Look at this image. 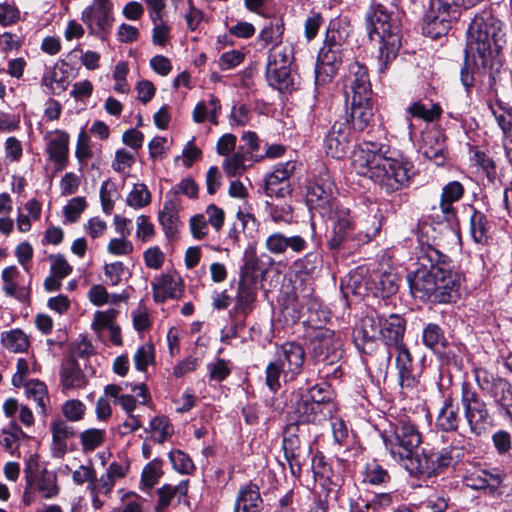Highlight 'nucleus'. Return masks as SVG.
Masks as SVG:
<instances>
[{
    "instance_id": "59",
    "label": "nucleus",
    "mask_w": 512,
    "mask_h": 512,
    "mask_svg": "<svg viewBox=\"0 0 512 512\" xmlns=\"http://www.w3.org/2000/svg\"><path fill=\"white\" fill-rule=\"evenodd\" d=\"M246 154L242 151L234 153L232 156L227 157L223 162V170L228 177H235L241 175L245 167Z\"/></svg>"
},
{
    "instance_id": "54",
    "label": "nucleus",
    "mask_w": 512,
    "mask_h": 512,
    "mask_svg": "<svg viewBox=\"0 0 512 512\" xmlns=\"http://www.w3.org/2000/svg\"><path fill=\"white\" fill-rule=\"evenodd\" d=\"M152 195L144 183H136L126 197V204L134 209H141L151 203Z\"/></svg>"
},
{
    "instance_id": "19",
    "label": "nucleus",
    "mask_w": 512,
    "mask_h": 512,
    "mask_svg": "<svg viewBox=\"0 0 512 512\" xmlns=\"http://www.w3.org/2000/svg\"><path fill=\"white\" fill-rule=\"evenodd\" d=\"M497 412L503 418L512 422V384L504 378H494L487 388Z\"/></svg>"
},
{
    "instance_id": "44",
    "label": "nucleus",
    "mask_w": 512,
    "mask_h": 512,
    "mask_svg": "<svg viewBox=\"0 0 512 512\" xmlns=\"http://www.w3.org/2000/svg\"><path fill=\"white\" fill-rule=\"evenodd\" d=\"M260 263L261 261L257 256L256 247L249 245L244 251L240 279L257 282L258 272H261Z\"/></svg>"
},
{
    "instance_id": "2",
    "label": "nucleus",
    "mask_w": 512,
    "mask_h": 512,
    "mask_svg": "<svg viewBox=\"0 0 512 512\" xmlns=\"http://www.w3.org/2000/svg\"><path fill=\"white\" fill-rule=\"evenodd\" d=\"M353 169L367 177L386 193L396 192L410 180L412 165L390 155L389 146L372 141H363L353 154Z\"/></svg>"
},
{
    "instance_id": "26",
    "label": "nucleus",
    "mask_w": 512,
    "mask_h": 512,
    "mask_svg": "<svg viewBox=\"0 0 512 512\" xmlns=\"http://www.w3.org/2000/svg\"><path fill=\"white\" fill-rule=\"evenodd\" d=\"M333 411V409L327 406L300 397L297 398L294 406V413L297 416V421L300 423L320 422L326 419V417L331 416Z\"/></svg>"
},
{
    "instance_id": "1",
    "label": "nucleus",
    "mask_w": 512,
    "mask_h": 512,
    "mask_svg": "<svg viewBox=\"0 0 512 512\" xmlns=\"http://www.w3.org/2000/svg\"><path fill=\"white\" fill-rule=\"evenodd\" d=\"M505 42L503 24L490 10L475 15L468 28L465 65L460 73L466 89L473 86L476 76H487L488 85L493 86L503 64L500 53Z\"/></svg>"
},
{
    "instance_id": "29",
    "label": "nucleus",
    "mask_w": 512,
    "mask_h": 512,
    "mask_svg": "<svg viewBox=\"0 0 512 512\" xmlns=\"http://www.w3.org/2000/svg\"><path fill=\"white\" fill-rule=\"evenodd\" d=\"M256 283L240 279L236 295V303L230 311V316L241 315L245 318L252 310L256 300Z\"/></svg>"
},
{
    "instance_id": "6",
    "label": "nucleus",
    "mask_w": 512,
    "mask_h": 512,
    "mask_svg": "<svg viewBox=\"0 0 512 512\" xmlns=\"http://www.w3.org/2000/svg\"><path fill=\"white\" fill-rule=\"evenodd\" d=\"M335 193L336 187L331 175L321 164L307 186L306 203L310 210L318 212L322 217H331L334 210L339 208Z\"/></svg>"
},
{
    "instance_id": "62",
    "label": "nucleus",
    "mask_w": 512,
    "mask_h": 512,
    "mask_svg": "<svg viewBox=\"0 0 512 512\" xmlns=\"http://www.w3.org/2000/svg\"><path fill=\"white\" fill-rule=\"evenodd\" d=\"M150 430L155 441L162 443L172 434V428L166 417H155L150 422Z\"/></svg>"
},
{
    "instance_id": "57",
    "label": "nucleus",
    "mask_w": 512,
    "mask_h": 512,
    "mask_svg": "<svg viewBox=\"0 0 512 512\" xmlns=\"http://www.w3.org/2000/svg\"><path fill=\"white\" fill-rule=\"evenodd\" d=\"M284 32V26L282 21L277 20L275 23L271 22L265 26L259 35L260 40L265 44L280 45Z\"/></svg>"
},
{
    "instance_id": "13",
    "label": "nucleus",
    "mask_w": 512,
    "mask_h": 512,
    "mask_svg": "<svg viewBox=\"0 0 512 512\" xmlns=\"http://www.w3.org/2000/svg\"><path fill=\"white\" fill-rule=\"evenodd\" d=\"M344 93L346 102L350 99L357 101L371 98V85L368 78L367 68L359 62L350 64L348 74L344 80Z\"/></svg>"
},
{
    "instance_id": "5",
    "label": "nucleus",
    "mask_w": 512,
    "mask_h": 512,
    "mask_svg": "<svg viewBox=\"0 0 512 512\" xmlns=\"http://www.w3.org/2000/svg\"><path fill=\"white\" fill-rule=\"evenodd\" d=\"M371 213L373 218L371 227L356 231L348 209L339 207L334 210L330 217L333 223L331 235L328 239L329 248L332 250H352L375 238L381 230L383 217L379 207H373Z\"/></svg>"
},
{
    "instance_id": "4",
    "label": "nucleus",
    "mask_w": 512,
    "mask_h": 512,
    "mask_svg": "<svg viewBox=\"0 0 512 512\" xmlns=\"http://www.w3.org/2000/svg\"><path fill=\"white\" fill-rule=\"evenodd\" d=\"M366 28L372 41L379 46V72L384 73L396 59L401 47L402 24L398 14L389 12L383 5L373 6L366 16Z\"/></svg>"
},
{
    "instance_id": "61",
    "label": "nucleus",
    "mask_w": 512,
    "mask_h": 512,
    "mask_svg": "<svg viewBox=\"0 0 512 512\" xmlns=\"http://www.w3.org/2000/svg\"><path fill=\"white\" fill-rule=\"evenodd\" d=\"M284 372L283 363L281 361L275 360L271 361L265 370L266 374V385L272 391L276 392L280 389V377Z\"/></svg>"
},
{
    "instance_id": "7",
    "label": "nucleus",
    "mask_w": 512,
    "mask_h": 512,
    "mask_svg": "<svg viewBox=\"0 0 512 512\" xmlns=\"http://www.w3.org/2000/svg\"><path fill=\"white\" fill-rule=\"evenodd\" d=\"M24 475L27 484L26 490L38 492L43 498L50 499L58 495L57 476L54 472L48 471L46 464L40 460L37 454H31L25 461ZM27 491L24 493V501Z\"/></svg>"
},
{
    "instance_id": "18",
    "label": "nucleus",
    "mask_w": 512,
    "mask_h": 512,
    "mask_svg": "<svg viewBox=\"0 0 512 512\" xmlns=\"http://www.w3.org/2000/svg\"><path fill=\"white\" fill-rule=\"evenodd\" d=\"M421 154L429 161L441 166L445 163L447 146L444 132L438 128H431L422 136L420 146Z\"/></svg>"
},
{
    "instance_id": "34",
    "label": "nucleus",
    "mask_w": 512,
    "mask_h": 512,
    "mask_svg": "<svg viewBox=\"0 0 512 512\" xmlns=\"http://www.w3.org/2000/svg\"><path fill=\"white\" fill-rule=\"evenodd\" d=\"M465 189L458 181H451L447 183L441 193L440 209L447 220L455 217L456 210L453 203L459 201L464 195Z\"/></svg>"
},
{
    "instance_id": "8",
    "label": "nucleus",
    "mask_w": 512,
    "mask_h": 512,
    "mask_svg": "<svg viewBox=\"0 0 512 512\" xmlns=\"http://www.w3.org/2000/svg\"><path fill=\"white\" fill-rule=\"evenodd\" d=\"M482 0H432L430 12L427 16L428 33L435 31L434 37L447 33L451 22L456 20L460 13V8L469 9L474 7Z\"/></svg>"
},
{
    "instance_id": "56",
    "label": "nucleus",
    "mask_w": 512,
    "mask_h": 512,
    "mask_svg": "<svg viewBox=\"0 0 512 512\" xmlns=\"http://www.w3.org/2000/svg\"><path fill=\"white\" fill-rule=\"evenodd\" d=\"M26 387L28 396L37 403L41 413L46 414L47 406L50 404L46 385L41 381L34 380L27 383Z\"/></svg>"
},
{
    "instance_id": "46",
    "label": "nucleus",
    "mask_w": 512,
    "mask_h": 512,
    "mask_svg": "<svg viewBox=\"0 0 512 512\" xmlns=\"http://www.w3.org/2000/svg\"><path fill=\"white\" fill-rule=\"evenodd\" d=\"M491 224L486 215L474 210L470 217V233L476 243H487L490 237Z\"/></svg>"
},
{
    "instance_id": "38",
    "label": "nucleus",
    "mask_w": 512,
    "mask_h": 512,
    "mask_svg": "<svg viewBox=\"0 0 512 512\" xmlns=\"http://www.w3.org/2000/svg\"><path fill=\"white\" fill-rule=\"evenodd\" d=\"M348 103H350V120L353 129L358 131L364 130L373 117L371 98L368 100L361 99L360 101L350 99Z\"/></svg>"
},
{
    "instance_id": "52",
    "label": "nucleus",
    "mask_w": 512,
    "mask_h": 512,
    "mask_svg": "<svg viewBox=\"0 0 512 512\" xmlns=\"http://www.w3.org/2000/svg\"><path fill=\"white\" fill-rule=\"evenodd\" d=\"M25 437H27V435L16 424V422L11 421L9 427L3 429L2 431L0 436V445L6 451L13 453L16 449H18L20 440Z\"/></svg>"
},
{
    "instance_id": "31",
    "label": "nucleus",
    "mask_w": 512,
    "mask_h": 512,
    "mask_svg": "<svg viewBox=\"0 0 512 512\" xmlns=\"http://www.w3.org/2000/svg\"><path fill=\"white\" fill-rule=\"evenodd\" d=\"M396 350V367L398 369L400 385L403 388H412L418 382L414 373L412 355L405 345L398 346Z\"/></svg>"
},
{
    "instance_id": "53",
    "label": "nucleus",
    "mask_w": 512,
    "mask_h": 512,
    "mask_svg": "<svg viewBox=\"0 0 512 512\" xmlns=\"http://www.w3.org/2000/svg\"><path fill=\"white\" fill-rule=\"evenodd\" d=\"M322 267V256L314 251L307 253L303 258L294 262V268L297 273L313 276L319 272Z\"/></svg>"
},
{
    "instance_id": "24",
    "label": "nucleus",
    "mask_w": 512,
    "mask_h": 512,
    "mask_svg": "<svg viewBox=\"0 0 512 512\" xmlns=\"http://www.w3.org/2000/svg\"><path fill=\"white\" fill-rule=\"evenodd\" d=\"M434 303H452L460 298V277L441 268Z\"/></svg>"
},
{
    "instance_id": "30",
    "label": "nucleus",
    "mask_w": 512,
    "mask_h": 512,
    "mask_svg": "<svg viewBox=\"0 0 512 512\" xmlns=\"http://www.w3.org/2000/svg\"><path fill=\"white\" fill-rule=\"evenodd\" d=\"M52 445L51 453L54 458H62L67 452V440L74 437L75 429L64 420L51 423Z\"/></svg>"
},
{
    "instance_id": "16",
    "label": "nucleus",
    "mask_w": 512,
    "mask_h": 512,
    "mask_svg": "<svg viewBox=\"0 0 512 512\" xmlns=\"http://www.w3.org/2000/svg\"><path fill=\"white\" fill-rule=\"evenodd\" d=\"M295 162L277 164L266 177V194L270 197H285L291 192L290 177L295 171Z\"/></svg>"
},
{
    "instance_id": "32",
    "label": "nucleus",
    "mask_w": 512,
    "mask_h": 512,
    "mask_svg": "<svg viewBox=\"0 0 512 512\" xmlns=\"http://www.w3.org/2000/svg\"><path fill=\"white\" fill-rule=\"evenodd\" d=\"M152 288L153 298L158 303L169 298H178L182 293L180 278L170 274H163L152 283Z\"/></svg>"
},
{
    "instance_id": "64",
    "label": "nucleus",
    "mask_w": 512,
    "mask_h": 512,
    "mask_svg": "<svg viewBox=\"0 0 512 512\" xmlns=\"http://www.w3.org/2000/svg\"><path fill=\"white\" fill-rule=\"evenodd\" d=\"M154 361V346L151 343H146L140 346L135 355V367L139 371H146L148 365Z\"/></svg>"
},
{
    "instance_id": "49",
    "label": "nucleus",
    "mask_w": 512,
    "mask_h": 512,
    "mask_svg": "<svg viewBox=\"0 0 512 512\" xmlns=\"http://www.w3.org/2000/svg\"><path fill=\"white\" fill-rule=\"evenodd\" d=\"M3 346L13 353H21L27 350L29 340L27 335L20 329H13L2 334Z\"/></svg>"
},
{
    "instance_id": "51",
    "label": "nucleus",
    "mask_w": 512,
    "mask_h": 512,
    "mask_svg": "<svg viewBox=\"0 0 512 512\" xmlns=\"http://www.w3.org/2000/svg\"><path fill=\"white\" fill-rule=\"evenodd\" d=\"M199 187L192 178H184L178 184L167 192L166 199L169 201H175L181 203L180 194L187 196L190 199H196L198 197Z\"/></svg>"
},
{
    "instance_id": "37",
    "label": "nucleus",
    "mask_w": 512,
    "mask_h": 512,
    "mask_svg": "<svg viewBox=\"0 0 512 512\" xmlns=\"http://www.w3.org/2000/svg\"><path fill=\"white\" fill-rule=\"evenodd\" d=\"M266 76L269 85L281 92H290L296 88L295 76L290 67H267Z\"/></svg>"
},
{
    "instance_id": "27",
    "label": "nucleus",
    "mask_w": 512,
    "mask_h": 512,
    "mask_svg": "<svg viewBox=\"0 0 512 512\" xmlns=\"http://www.w3.org/2000/svg\"><path fill=\"white\" fill-rule=\"evenodd\" d=\"M406 330L405 319L398 314H391L388 317H382L380 339L387 346H403V336Z\"/></svg>"
},
{
    "instance_id": "25",
    "label": "nucleus",
    "mask_w": 512,
    "mask_h": 512,
    "mask_svg": "<svg viewBox=\"0 0 512 512\" xmlns=\"http://www.w3.org/2000/svg\"><path fill=\"white\" fill-rule=\"evenodd\" d=\"M502 480L500 473L476 470L464 478V484L473 490H483L494 496L499 494V487Z\"/></svg>"
},
{
    "instance_id": "41",
    "label": "nucleus",
    "mask_w": 512,
    "mask_h": 512,
    "mask_svg": "<svg viewBox=\"0 0 512 512\" xmlns=\"http://www.w3.org/2000/svg\"><path fill=\"white\" fill-rule=\"evenodd\" d=\"M188 482L181 481L178 485H164L157 490L158 504L156 512H164L165 509L171 504L174 498H178L180 502L182 498L187 496Z\"/></svg>"
},
{
    "instance_id": "39",
    "label": "nucleus",
    "mask_w": 512,
    "mask_h": 512,
    "mask_svg": "<svg viewBox=\"0 0 512 512\" xmlns=\"http://www.w3.org/2000/svg\"><path fill=\"white\" fill-rule=\"evenodd\" d=\"M459 423V407L452 398L448 397L443 401L436 424L442 431L449 432L457 430Z\"/></svg>"
},
{
    "instance_id": "9",
    "label": "nucleus",
    "mask_w": 512,
    "mask_h": 512,
    "mask_svg": "<svg viewBox=\"0 0 512 512\" xmlns=\"http://www.w3.org/2000/svg\"><path fill=\"white\" fill-rule=\"evenodd\" d=\"M461 392V403L469 429L471 433L479 436L487 430L491 422L487 405L468 383L462 384Z\"/></svg>"
},
{
    "instance_id": "36",
    "label": "nucleus",
    "mask_w": 512,
    "mask_h": 512,
    "mask_svg": "<svg viewBox=\"0 0 512 512\" xmlns=\"http://www.w3.org/2000/svg\"><path fill=\"white\" fill-rule=\"evenodd\" d=\"M407 119L418 118L425 122H434L438 120L442 114V108L438 103L431 100L414 101L406 109Z\"/></svg>"
},
{
    "instance_id": "15",
    "label": "nucleus",
    "mask_w": 512,
    "mask_h": 512,
    "mask_svg": "<svg viewBox=\"0 0 512 512\" xmlns=\"http://www.w3.org/2000/svg\"><path fill=\"white\" fill-rule=\"evenodd\" d=\"M351 140L349 124L347 122H335L324 141L326 154L335 159L343 158L350 149Z\"/></svg>"
},
{
    "instance_id": "23",
    "label": "nucleus",
    "mask_w": 512,
    "mask_h": 512,
    "mask_svg": "<svg viewBox=\"0 0 512 512\" xmlns=\"http://www.w3.org/2000/svg\"><path fill=\"white\" fill-rule=\"evenodd\" d=\"M262 509L259 486L252 482L242 485L237 492L233 512H261Z\"/></svg>"
},
{
    "instance_id": "10",
    "label": "nucleus",
    "mask_w": 512,
    "mask_h": 512,
    "mask_svg": "<svg viewBox=\"0 0 512 512\" xmlns=\"http://www.w3.org/2000/svg\"><path fill=\"white\" fill-rule=\"evenodd\" d=\"M311 357L316 364L333 366L343 355L342 341L331 329L318 330L311 337Z\"/></svg>"
},
{
    "instance_id": "43",
    "label": "nucleus",
    "mask_w": 512,
    "mask_h": 512,
    "mask_svg": "<svg viewBox=\"0 0 512 512\" xmlns=\"http://www.w3.org/2000/svg\"><path fill=\"white\" fill-rule=\"evenodd\" d=\"M305 305L307 306V325L315 332L323 330L322 326L330 319V311L316 298H309Z\"/></svg>"
},
{
    "instance_id": "35",
    "label": "nucleus",
    "mask_w": 512,
    "mask_h": 512,
    "mask_svg": "<svg viewBox=\"0 0 512 512\" xmlns=\"http://www.w3.org/2000/svg\"><path fill=\"white\" fill-rule=\"evenodd\" d=\"M60 381L63 391L82 388L86 385V376L74 357H71L62 367Z\"/></svg>"
},
{
    "instance_id": "40",
    "label": "nucleus",
    "mask_w": 512,
    "mask_h": 512,
    "mask_svg": "<svg viewBox=\"0 0 512 512\" xmlns=\"http://www.w3.org/2000/svg\"><path fill=\"white\" fill-rule=\"evenodd\" d=\"M311 469L315 481H319L322 486H338V477L334 474L331 465L326 461L325 456L318 452L311 460Z\"/></svg>"
},
{
    "instance_id": "28",
    "label": "nucleus",
    "mask_w": 512,
    "mask_h": 512,
    "mask_svg": "<svg viewBox=\"0 0 512 512\" xmlns=\"http://www.w3.org/2000/svg\"><path fill=\"white\" fill-rule=\"evenodd\" d=\"M20 277V271L16 266L4 268L1 273L2 291L8 297L26 302L30 295V289L19 284Z\"/></svg>"
},
{
    "instance_id": "60",
    "label": "nucleus",
    "mask_w": 512,
    "mask_h": 512,
    "mask_svg": "<svg viewBox=\"0 0 512 512\" xmlns=\"http://www.w3.org/2000/svg\"><path fill=\"white\" fill-rule=\"evenodd\" d=\"M363 481L372 485L384 484L390 481V475L378 463L372 462L365 467Z\"/></svg>"
},
{
    "instance_id": "17",
    "label": "nucleus",
    "mask_w": 512,
    "mask_h": 512,
    "mask_svg": "<svg viewBox=\"0 0 512 512\" xmlns=\"http://www.w3.org/2000/svg\"><path fill=\"white\" fill-rule=\"evenodd\" d=\"M283 450L291 473L294 476H299L302 466L308 461L311 453L310 447L303 444L298 435L288 432L283 438Z\"/></svg>"
},
{
    "instance_id": "14",
    "label": "nucleus",
    "mask_w": 512,
    "mask_h": 512,
    "mask_svg": "<svg viewBox=\"0 0 512 512\" xmlns=\"http://www.w3.org/2000/svg\"><path fill=\"white\" fill-rule=\"evenodd\" d=\"M344 47L323 45L319 51L315 66V82L323 84L332 79L337 65L341 63Z\"/></svg>"
},
{
    "instance_id": "48",
    "label": "nucleus",
    "mask_w": 512,
    "mask_h": 512,
    "mask_svg": "<svg viewBox=\"0 0 512 512\" xmlns=\"http://www.w3.org/2000/svg\"><path fill=\"white\" fill-rule=\"evenodd\" d=\"M382 316L377 314L366 315L360 327L356 330L357 336H361L365 341L380 339Z\"/></svg>"
},
{
    "instance_id": "33",
    "label": "nucleus",
    "mask_w": 512,
    "mask_h": 512,
    "mask_svg": "<svg viewBox=\"0 0 512 512\" xmlns=\"http://www.w3.org/2000/svg\"><path fill=\"white\" fill-rule=\"evenodd\" d=\"M180 209L181 203H177L175 199L173 201L166 199L163 209L158 213L159 223L168 238H173L178 233L181 223L178 216Z\"/></svg>"
},
{
    "instance_id": "55",
    "label": "nucleus",
    "mask_w": 512,
    "mask_h": 512,
    "mask_svg": "<svg viewBox=\"0 0 512 512\" xmlns=\"http://www.w3.org/2000/svg\"><path fill=\"white\" fill-rule=\"evenodd\" d=\"M294 59L293 48L290 45H275L270 50L267 67H290Z\"/></svg>"
},
{
    "instance_id": "20",
    "label": "nucleus",
    "mask_w": 512,
    "mask_h": 512,
    "mask_svg": "<svg viewBox=\"0 0 512 512\" xmlns=\"http://www.w3.org/2000/svg\"><path fill=\"white\" fill-rule=\"evenodd\" d=\"M46 152L58 171L63 170L68 161L69 135L63 130L47 132Z\"/></svg>"
},
{
    "instance_id": "47",
    "label": "nucleus",
    "mask_w": 512,
    "mask_h": 512,
    "mask_svg": "<svg viewBox=\"0 0 512 512\" xmlns=\"http://www.w3.org/2000/svg\"><path fill=\"white\" fill-rule=\"evenodd\" d=\"M78 437L82 452L88 454L103 445L106 439V431L99 428H89L80 432Z\"/></svg>"
},
{
    "instance_id": "58",
    "label": "nucleus",
    "mask_w": 512,
    "mask_h": 512,
    "mask_svg": "<svg viewBox=\"0 0 512 512\" xmlns=\"http://www.w3.org/2000/svg\"><path fill=\"white\" fill-rule=\"evenodd\" d=\"M401 500V494L395 490L387 493H376L369 502L371 509L374 511H382L399 503Z\"/></svg>"
},
{
    "instance_id": "42",
    "label": "nucleus",
    "mask_w": 512,
    "mask_h": 512,
    "mask_svg": "<svg viewBox=\"0 0 512 512\" xmlns=\"http://www.w3.org/2000/svg\"><path fill=\"white\" fill-rule=\"evenodd\" d=\"M372 285L373 286L366 287V289L382 297H389L398 290L397 277L391 272L374 273L372 276Z\"/></svg>"
},
{
    "instance_id": "11",
    "label": "nucleus",
    "mask_w": 512,
    "mask_h": 512,
    "mask_svg": "<svg viewBox=\"0 0 512 512\" xmlns=\"http://www.w3.org/2000/svg\"><path fill=\"white\" fill-rule=\"evenodd\" d=\"M441 267L431 264L427 268L424 264L416 271L408 275V283L411 294L421 301L435 302L437 283Z\"/></svg>"
},
{
    "instance_id": "45",
    "label": "nucleus",
    "mask_w": 512,
    "mask_h": 512,
    "mask_svg": "<svg viewBox=\"0 0 512 512\" xmlns=\"http://www.w3.org/2000/svg\"><path fill=\"white\" fill-rule=\"evenodd\" d=\"M423 344L434 352H441L447 346L443 329L436 323H428L422 331Z\"/></svg>"
},
{
    "instance_id": "63",
    "label": "nucleus",
    "mask_w": 512,
    "mask_h": 512,
    "mask_svg": "<svg viewBox=\"0 0 512 512\" xmlns=\"http://www.w3.org/2000/svg\"><path fill=\"white\" fill-rule=\"evenodd\" d=\"M86 207L87 202L85 197L77 196L70 199L63 209L66 220L70 223L78 221Z\"/></svg>"
},
{
    "instance_id": "22",
    "label": "nucleus",
    "mask_w": 512,
    "mask_h": 512,
    "mask_svg": "<svg viewBox=\"0 0 512 512\" xmlns=\"http://www.w3.org/2000/svg\"><path fill=\"white\" fill-rule=\"evenodd\" d=\"M266 249L273 255L284 254L288 249L300 253L307 247V242L299 235L285 236L283 233H271L265 241Z\"/></svg>"
},
{
    "instance_id": "21",
    "label": "nucleus",
    "mask_w": 512,
    "mask_h": 512,
    "mask_svg": "<svg viewBox=\"0 0 512 512\" xmlns=\"http://www.w3.org/2000/svg\"><path fill=\"white\" fill-rule=\"evenodd\" d=\"M305 350L296 342L284 343L277 351V360L283 363V367L286 366L285 377L290 376V379H294L302 369L305 361Z\"/></svg>"
},
{
    "instance_id": "50",
    "label": "nucleus",
    "mask_w": 512,
    "mask_h": 512,
    "mask_svg": "<svg viewBox=\"0 0 512 512\" xmlns=\"http://www.w3.org/2000/svg\"><path fill=\"white\" fill-rule=\"evenodd\" d=\"M298 397L322 404L334 410V405L331 402V392L326 383L316 384L308 388L305 393H300Z\"/></svg>"
},
{
    "instance_id": "12",
    "label": "nucleus",
    "mask_w": 512,
    "mask_h": 512,
    "mask_svg": "<svg viewBox=\"0 0 512 512\" xmlns=\"http://www.w3.org/2000/svg\"><path fill=\"white\" fill-rule=\"evenodd\" d=\"M82 21L87 25L90 34L104 40L110 33L113 23L112 5L93 0V3L82 12Z\"/></svg>"
},
{
    "instance_id": "3",
    "label": "nucleus",
    "mask_w": 512,
    "mask_h": 512,
    "mask_svg": "<svg viewBox=\"0 0 512 512\" xmlns=\"http://www.w3.org/2000/svg\"><path fill=\"white\" fill-rule=\"evenodd\" d=\"M381 437L386 449L395 461L401 463L411 474H429L438 468L450 465L452 458L443 454L420 457L418 448L422 436L417 426L410 421H397L385 428Z\"/></svg>"
}]
</instances>
